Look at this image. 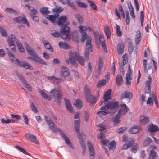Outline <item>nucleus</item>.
Masks as SVG:
<instances>
[{"label": "nucleus", "instance_id": "nucleus-14", "mask_svg": "<svg viewBox=\"0 0 159 159\" xmlns=\"http://www.w3.org/2000/svg\"><path fill=\"white\" fill-rule=\"evenodd\" d=\"M58 131L60 134L64 138L65 143L68 145L70 147L72 148V145L69 140L68 138L67 137L66 134L60 129H58Z\"/></svg>", "mask_w": 159, "mask_h": 159}, {"label": "nucleus", "instance_id": "nucleus-51", "mask_svg": "<svg viewBox=\"0 0 159 159\" xmlns=\"http://www.w3.org/2000/svg\"><path fill=\"white\" fill-rule=\"evenodd\" d=\"M105 111H100L97 112V113L100 116H106L110 113L109 112L105 110Z\"/></svg>", "mask_w": 159, "mask_h": 159}, {"label": "nucleus", "instance_id": "nucleus-64", "mask_svg": "<svg viewBox=\"0 0 159 159\" xmlns=\"http://www.w3.org/2000/svg\"><path fill=\"white\" fill-rule=\"evenodd\" d=\"M127 5L129 9V11L130 12L134 11V8L130 2H128Z\"/></svg>", "mask_w": 159, "mask_h": 159}, {"label": "nucleus", "instance_id": "nucleus-40", "mask_svg": "<svg viewBox=\"0 0 159 159\" xmlns=\"http://www.w3.org/2000/svg\"><path fill=\"white\" fill-rule=\"evenodd\" d=\"M58 45L60 48L64 49H67L69 48V46L68 44L66 43L65 42H60Z\"/></svg>", "mask_w": 159, "mask_h": 159}, {"label": "nucleus", "instance_id": "nucleus-10", "mask_svg": "<svg viewBox=\"0 0 159 159\" xmlns=\"http://www.w3.org/2000/svg\"><path fill=\"white\" fill-rule=\"evenodd\" d=\"M148 130L150 133V135L152 136L153 135V133L159 131V128L157 125L151 124L148 126Z\"/></svg>", "mask_w": 159, "mask_h": 159}, {"label": "nucleus", "instance_id": "nucleus-61", "mask_svg": "<svg viewBox=\"0 0 159 159\" xmlns=\"http://www.w3.org/2000/svg\"><path fill=\"white\" fill-rule=\"evenodd\" d=\"M30 106L31 109L35 113L38 112V111L37 108L33 102L31 103Z\"/></svg>", "mask_w": 159, "mask_h": 159}, {"label": "nucleus", "instance_id": "nucleus-44", "mask_svg": "<svg viewBox=\"0 0 159 159\" xmlns=\"http://www.w3.org/2000/svg\"><path fill=\"white\" fill-rule=\"evenodd\" d=\"M72 37L73 39L76 42H78L79 39L78 38V32L77 31H74L73 32Z\"/></svg>", "mask_w": 159, "mask_h": 159}, {"label": "nucleus", "instance_id": "nucleus-6", "mask_svg": "<svg viewBox=\"0 0 159 159\" xmlns=\"http://www.w3.org/2000/svg\"><path fill=\"white\" fill-rule=\"evenodd\" d=\"M50 97L55 99V101L59 105L61 102L62 96V94L59 89L55 88L51 90L49 92Z\"/></svg>", "mask_w": 159, "mask_h": 159}, {"label": "nucleus", "instance_id": "nucleus-9", "mask_svg": "<svg viewBox=\"0 0 159 159\" xmlns=\"http://www.w3.org/2000/svg\"><path fill=\"white\" fill-rule=\"evenodd\" d=\"M128 69V72L127 73L126 77V86H128V87L129 88L130 85H131V80L132 79L131 75L132 70L130 69V65H129Z\"/></svg>", "mask_w": 159, "mask_h": 159}, {"label": "nucleus", "instance_id": "nucleus-26", "mask_svg": "<svg viewBox=\"0 0 159 159\" xmlns=\"http://www.w3.org/2000/svg\"><path fill=\"white\" fill-rule=\"evenodd\" d=\"M45 119L46 120V122L49 126V128L52 130H53L54 129V125L52 121L50 120L48 117L46 116H44Z\"/></svg>", "mask_w": 159, "mask_h": 159}, {"label": "nucleus", "instance_id": "nucleus-43", "mask_svg": "<svg viewBox=\"0 0 159 159\" xmlns=\"http://www.w3.org/2000/svg\"><path fill=\"white\" fill-rule=\"evenodd\" d=\"M40 12L43 15L45 14L47 15V14L49 13L50 12L48 10V8L46 7H43L41 8L39 10Z\"/></svg>", "mask_w": 159, "mask_h": 159}, {"label": "nucleus", "instance_id": "nucleus-13", "mask_svg": "<svg viewBox=\"0 0 159 159\" xmlns=\"http://www.w3.org/2000/svg\"><path fill=\"white\" fill-rule=\"evenodd\" d=\"M16 63H18V65L21 67H24L25 69H29L30 70H32L33 68L32 66H30L27 62L25 61H20L16 59Z\"/></svg>", "mask_w": 159, "mask_h": 159}, {"label": "nucleus", "instance_id": "nucleus-62", "mask_svg": "<svg viewBox=\"0 0 159 159\" xmlns=\"http://www.w3.org/2000/svg\"><path fill=\"white\" fill-rule=\"evenodd\" d=\"M79 141L80 142V143L81 145V146L82 148H84V146H85V147H86V146L83 140V139H81V136H80L79 137Z\"/></svg>", "mask_w": 159, "mask_h": 159}, {"label": "nucleus", "instance_id": "nucleus-58", "mask_svg": "<svg viewBox=\"0 0 159 159\" xmlns=\"http://www.w3.org/2000/svg\"><path fill=\"white\" fill-rule=\"evenodd\" d=\"M15 147L24 154L26 155H28V152H27L24 148L20 147L19 146H16Z\"/></svg>", "mask_w": 159, "mask_h": 159}, {"label": "nucleus", "instance_id": "nucleus-7", "mask_svg": "<svg viewBox=\"0 0 159 159\" xmlns=\"http://www.w3.org/2000/svg\"><path fill=\"white\" fill-rule=\"evenodd\" d=\"M94 34L95 42L97 46L101 45L103 49L105 52H107V49L105 45L104 39L103 38V35L102 34H100L99 38H98V34L93 32Z\"/></svg>", "mask_w": 159, "mask_h": 159}, {"label": "nucleus", "instance_id": "nucleus-11", "mask_svg": "<svg viewBox=\"0 0 159 159\" xmlns=\"http://www.w3.org/2000/svg\"><path fill=\"white\" fill-rule=\"evenodd\" d=\"M17 76L19 80L23 83L25 86L30 91H31L32 90V87L30 86L29 84L27 82L25 79L22 77L18 73H16Z\"/></svg>", "mask_w": 159, "mask_h": 159}, {"label": "nucleus", "instance_id": "nucleus-56", "mask_svg": "<svg viewBox=\"0 0 159 159\" xmlns=\"http://www.w3.org/2000/svg\"><path fill=\"white\" fill-rule=\"evenodd\" d=\"M88 2L90 4V6H91L92 9L94 10L97 9V7L96 5L91 0H88Z\"/></svg>", "mask_w": 159, "mask_h": 159}, {"label": "nucleus", "instance_id": "nucleus-45", "mask_svg": "<svg viewBox=\"0 0 159 159\" xmlns=\"http://www.w3.org/2000/svg\"><path fill=\"white\" fill-rule=\"evenodd\" d=\"M109 150H113L114 149L116 146V142L114 141L113 140L111 141L109 144Z\"/></svg>", "mask_w": 159, "mask_h": 159}, {"label": "nucleus", "instance_id": "nucleus-3", "mask_svg": "<svg viewBox=\"0 0 159 159\" xmlns=\"http://www.w3.org/2000/svg\"><path fill=\"white\" fill-rule=\"evenodd\" d=\"M84 93L87 102L90 103L91 106L94 105L96 102L99 96V93L97 92V95L93 96L90 93V89L88 85H86L84 88Z\"/></svg>", "mask_w": 159, "mask_h": 159}, {"label": "nucleus", "instance_id": "nucleus-63", "mask_svg": "<svg viewBox=\"0 0 159 159\" xmlns=\"http://www.w3.org/2000/svg\"><path fill=\"white\" fill-rule=\"evenodd\" d=\"M11 116L13 119H15V120H20L21 119L20 116L18 115L11 114Z\"/></svg>", "mask_w": 159, "mask_h": 159}, {"label": "nucleus", "instance_id": "nucleus-27", "mask_svg": "<svg viewBox=\"0 0 159 159\" xmlns=\"http://www.w3.org/2000/svg\"><path fill=\"white\" fill-rule=\"evenodd\" d=\"M33 59L38 63L46 66L47 63L43 60L38 57L37 54L33 56Z\"/></svg>", "mask_w": 159, "mask_h": 159}, {"label": "nucleus", "instance_id": "nucleus-59", "mask_svg": "<svg viewBox=\"0 0 159 159\" xmlns=\"http://www.w3.org/2000/svg\"><path fill=\"white\" fill-rule=\"evenodd\" d=\"M140 20L141 23V26H143V23L144 21V14L143 11H141L140 12Z\"/></svg>", "mask_w": 159, "mask_h": 159}, {"label": "nucleus", "instance_id": "nucleus-47", "mask_svg": "<svg viewBox=\"0 0 159 159\" xmlns=\"http://www.w3.org/2000/svg\"><path fill=\"white\" fill-rule=\"evenodd\" d=\"M140 121L142 124L145 125L149 122V119L148 117H145L143 119L141 118Z\"/></svg>", "mask_w": 159, "mask_h": 159}, {"label": "nucleus", "instance_id": "nucleus-1", "mask_svg": "<svg viewBox=\"0 0 159 159\" xmlns=\"http://www.w3.org/2000/svg\"><path fill=\"white\" fill-rule=\"evenodd\" d=\"M67 20L66 16H62L58 19L57 24L61 27L60 30V32L61 34L62 39L66 41H68L70 39L71 35L69 33L70 28L67 26L69 24H65Z\"/></svg>", "mask_w": 159, "mask_h": 159}, {"label": "nucleus", "instance_id": "nucleus-25", "mask_svg": "<svg viewBox=\"0 0 159 159\" xmlns=\"http://www.w3.org/2000/svg\"><path fill=\"white\" fill-rule=\"evenodd\" d=\"M64 100L65 102L66 106L67 109L71 113H74L70 101L66 98H64Z\"/></svg>", "mask_w": 159, "mask_h": 159}, {"label": "nucleus", "instance_id": "nucleus-5", "mask_svg": "<svg viewBox=\"0 0 159 159\" xmlns=\"http://www.w3.org/2000/svg\"><path fill=\"white\" fill-rule=\"evenodd\" d=\"M7 40L10 47L14 46L15 44L14 43L16 42L19 51L21 52H23L25 51V49L23 48L22 44L18 41L16 37L13 34H11L10 37H8L7 39Z\"/></svg>", "mask_w": 159, "mask_h": 159}, {"label": "nucleus", "instance_id": "nucleus-57", "mask_svg": "<svg viewBox=\"0 0 159 159\" xmlns=\"http://www.w3.org/2000/svg\"><path fill=\"white\" fill-rule=\"evenodd\" d=\"M30 55L33 57L37 54L36 52L31 48L27 51Z\"/></svg>", "mask_w": 159, "mask_h": 159}, {"label": "nucleus", "instance_id": "nucleus-4", "mask_svg": "<svg viewBox=\"0 0 159 159\" xmlns=\"http://www.w3.org/2000/svg\"><path fill=\"white\" fill-rule=\"evenodd\" d=\"M119 107L118 102H108L105 104V106H102L100 108L101 110H107L110 108V113L111 115L114 114L116 111Z\"/></svg>", "mask_w": 159, "mask_h": 159}, {"label": "nucleus", "instance_id": "nucleus-55", "mask_svg": "<svg viewBox=\"0 0 159 159\" xmlns=\"http://www.w3.org/2000/svg\"><path fill=\"white\" fill-rule=\"evenodd\" d=\"M63 11V8L61 7H56V8L53 9V11L56 13H61Z\"/></svg>", "mask_w": 159, "mask_h": 159}, {"label": "nucleus", "instance_id": "nucleus-36", "mask_svg": "<svg viewBox=\"0 0 159 159\" xmlns=\"http://www.w3.org/2000/svg\"><path fill=\"white\" fill-rule=\"evenodd\" d=\"M1 123L2 124H9L10 123H13L14 120L12 119H8L6 118H2L1 120Z\"/></svg>", "mask_w": 159, "mask_h": 159}, {"label": "nucleus", "instance_id": "nucleus-23", "mask_svg": "<svg viewBox=\"0 0 159 159\" xmlns=\"http://www.w3.org/2000/svg\"><path fill=\"white\" fill-rule=\"evenodd\" d=\"M120 117L121 115L118 113L115 116H113L112 117V120L115 126H116V124L117 125L120 122Z\"/></svg>", "mask_w": 159, "mask_h": 159}, {"label": "nucleus", "instance_id": "nucleus-17", "mask_svg": "<svg viewBox=\"0 0 159 159\" xmlns=\"http://www.w3.org/2000/svg\"><path fill=\"white\" fill-rule=\"evenodd\" d=\"M48 79L52 83L58 84L62 81V79L54 76H48Z\"/></svg>", "mask_w": 159, "mask_h": 159}, {"label": "nucleus", "instance_id": "nucleus-16", "mask_svg": "<svg viewBox=\"0 0 159 159\" xmlns=\"http://www.w3.org/2000/svg\"><path fill=\"white\" fill-rule=\"evenodd\" d=\"M25 137L28 139L30 140L31 142L37 144H39L35 136L32 134H26L25 135Z\"/></svg>", "mask_w": 159, "mask_h": 159}, {"label": "nucleus", "instance_id": "nucleus-33", "mask_svg": "<svg viewBox=\"0 0 159 159\" xmlns=\"http://www.w3.org/2000/svg\"><path fill=\"white\" fill-rule=\"evenodd\" d=\"M45 17L52 23H54L55 21L57 18L56 16L53 15H46L45 16Z\"/></svg>", "mask_w": 159, "mask_h": 159}, {"label": "nucleus", "instance_id": "nucleus-60", "mask_svg": "<svg viewBox=\"0 0 159 159\" xmlns=\"http://www.w3.org/2000/svg\"><path fill=\"white\" fill-rule=\"evenodd\" d=\"M138 148V145L136 144H135L134 145V146L131 148V150L132 152L135 153L136 152Z\"/></svg>", "mask_w": 159, "mask_h": 159}, {"label": "nucleus", "instance_id": "nucleus-30", "mask_svg": "<svg viewBox=\"0 0 159 159\" xmlns=\"http://www.w3.org/2000/svg\"><path fill=\"white\" fill-rule=\"evenodd\" d=\"M141 39V35L140 31H137L135 35V43L136 44H138Z\"/></svg>", "mask_w": 159, "mask_h": 159}, {"label": "nucleus", "instance_id": "nucleus-2", "mask_svg": "<svg viewBox=\"0 0 159 159\" xmlns=\"http://www.w3.org/2000/svg\"><path fill=\"white\" fill-rule=\"evenodd\" d=\"M69 58L66 60V62L68 64H71L75 67H77L78 66L77 60L81 65L84 66L85 65V61L87 60L88 59V57L86 59H84L77 51L74 52H70L69 53Z\"/></svg>", "mask_w": 159, "mask_h": 159}, {"label": "nucleus", "instance_id": "nucleus-21", "mask_svg": "<svg viewBox=\"0 0 159 159\" xmlns=\"http://www.w3.org/2000/svg\"><path fill=\"white\" fill-rule=\"evenodd\" d=\"M42 43L46 49L49 50L51 52L53 51V49L51 47L50 44L49 43L47 40H46L44 38H42Z\"/></svg>", "mask_w": 159, "mask_h": 159}, {"label": "nucleus", "instance_id": "nucleus-20", "mask_svg": "<svg viewBox=\"0 0 159 159\" xmlns=\"http://www.w3.org/2000/svg\"><path fill=\"white\" fill-rule=\"evenodd\" d=\"M111 91V89H108L106 91L103 97L104 100L103 102H107L109 100L111 99L110 96Z\"/></svg>", "mask_w": 159, "mask_h": 159}, {"label": "nucleus", "instance_id": "nucleus-37", "mask_svg": "<svg viewBox=\"0 0 159 159\" xmlns=\"http://www.w3.org/2000/svg\"><path fill=\"white\" fill-rule=\"evenodd\" d=\"M91 38L89 36H88L86 32H84L82 34V36L81 39V41L82 42H84L87 39V40L88 39L89 37Z\"/></svg>", "mask_w": 159, "mask_h": 159}, {"label": "nucleus", "instance_id": "nucleus-19", "mask_svg": "<svg viewBox=\"0 0 159 159\" xmlns=\"http://www.w3.org/2000/svg\"><path fill=\"white\" fill-rule=\"evenodd\" d=\"M25 6L30 11V12L29 14V15L31 17H32L33 16L36 15L38 11L34 7L28 4H25Z\"/></svg>", "mask_w": 159, "mask_h": 159}, {"label": "nucleus", "instance_id": "nucleus-38", "mask_svg": "<svg viewBox=\"0 0 159 159\" xmlns=\"http://www.w3.org/2000/svg\"><path fill=\"white\" fill-rule=\"evenodd\" d=\"M80 120L77 121H74V127L75 131H79L80 127Z\"/></svg>", "mask_w": 159, "mask_h": 159}, {"label": "nucleus", "instance_id": "nucleus-54", "mask_svg": "<svg viewBox=\"0 0 159 159\" xmlns=\"http://www.w3.org/2000/svg\"><path fill=\"white\" fill-rule=\"evenodd\" d=\"M127 129L126 127H123L118 129L117 130V132L118 133L122 134L124 133Z\"/></svg>", "mask_w": 159, "mask_h": 159}, {"label": "nucleus", "instance_id": "nucleus-18", "mask_svg": "<svg viewBox=\"0 0 159 159\" xmlns=\"http://www.w3.org/2000/svg\"><path fill=\"white\" fill-rule=\"evenodd\" d=\"M13 20L17 23H24L27 25L28 26H29V23L25 18L20 16L18 17L15 18L13 19Z\"/></svg>", "mask_w": 159, "mask_h": 159}, {"label": "nucleus", "instance_id": "nucleus-53", "mask_svg": "<svg viewBox=\"0 0 159 159\" xmlns=\"http://www.w3.org/2000/svg\"><path fill=\"white\" fill-rule=\"evenodd\" d=\"M152 77L150 75L148 77V80L146 82V87H151L152 81Z\"/></svg>", "mask_w": 159, "mask_h": 159}, {"label": "nucleus", "instance_id": "nucleus-24", "mask_svg": "<svg viewBox=\"0 0 159 159\" xmlns=\"http://www.w3.org/2000/svg\"><path fill=\"white\" fill-rule=\"evenodd\" d=\"M142 128L136 125H135L131 128L129 130V132L132 134L137 133L139 131H141Z\"/></svg>", "mask_w": 159, "mask_h": 159}, {"label": "nucleus", "instance_id": "nucleus-28", "mask_svg": "<svg viewBox=\"0 0 159 159\" xmlns=\"http://www.w3.org/2000/svg\"><path fill=\"white\" fill-rule=\"evenodd\" d=\"M37 89L41 96L43 98L48 101L51 100V99L50 96H48L45 92L39 88L37 87Z\"/></svg>", "mask_w": 159, "mask_h": 159}, {"label": "nucleus", "instance_id": "nucleus-8", "mask_svg": "<svg viewBox=\"0 0 159 159\" xmlns=\"http://www.w3.org/2000/svg\"><path fill=\"white\" fill-rule=\"evenodd\" d=\"M91 38L89 37L86 41V50L84 55V57L86 59L89 57V52L93 51V48L91 44Z\"/></svg>", "mask_w": 159, "mask_h": 159}, {"label": "nucleus", "instance_id": "nucleus-35", "mask_svg": "<svg viewBox=\"0 0 159 159\" xmlns=\"http://www.w3.org/2000/svg\"><path fill=\"white\" fill-rule=\"evenodd\" d=\"M61 75L62 76L65 77V79L67 80L70 81L72 79V78L70 77V74L68 70L63 73Z\"/></svg>", "mask_w": 159, "mask_h": 159}, {"label": "nucleus", "instance_id": "nucleus-12", "mask_svg": "<svg viewBox=\"0 0 159 159\" xmlns=\"http://www.w3.org/2000/svg\"><path fill=\"white\" fill-rule=\"evenodd\" d=\"M133 96L132 93L129 91H125L123 92L121 94V99H123L125 98H127V103H129L130 99H131Z\"/></svg>", "mask_w": 159, "mask_h": 159}, {"label": "nucleus", "instance_id": "nucleus-46", "mask_svg": "<svg viewBox=\"0 0 159 159\" xmlns=\"http://www.w3.org/2000/svg\"><path fill=\"white\" fill-rule=\"evenodd\" d=\"M157 153L155 151L153 150H151L150 151L149 156V159H155Z\"/></svg>", "mask_w": 159, "mask_h": 159}, {"label": "nucleus", "instance_id": "nucleus-22", "mask_svg": "<svg viewBox=\"0 0 159 159\" xmlns=\"http://www.w3.org/2000/svg\"><path fill=\"white\" fill-rule=\"evenodd\" d=\"M121 109L119 111L118 113L121 115L126 114L129 110V108L125 104H121Z\"/></svg>", "mask_w": 159, "mask_h": 159}, {"label": "nucleus", "instance_id": "nucleus-39", "mask_svg": "<svg viewBox=\"0 0 159 159\" xmlns=\"http://www.w3.org/2000/svg\"><path fill=\"white\" fill-rule=\"evenodd\" d=\"M105 32L108 39H109L111 36V32L109 27H104Z\"/></svg>", "mask_w": 159, "mask_h": 159}, {"label": "nucleus", "instance_id": "nucleus-52", "mask_svg": "<svg viewBox=\"0 0 159 159\" xmlns=\"http://www.w3.org/2000/svg\"><path fill=\"white\" fill-rule=\"evenodd\" d=\"M0 32L3 36H7V35L6 30L3 27H0Z\"/></svg>", "mask_w": 159, "mask_h": 159}, {"label": "nucleus", "instance_id": "nucleus-49", "mask_svg": "<svg viewBox=\"0 0 159 159\" xmlns=\"http://www.w3.org/2000/svg\"><path fill=\"white\" fill-rule=\"evenodd\" d=\"M6 11L10 14H16L17 13L16 11L11 8L7 7L5 9Z\"/></svg>", "mask_w": 159, "mask_h": 159}, {"label": "nucleus", "instance_id": "nucleus-34", "mask_svg": "<svg viewBox=\"0 0 159 159\" xmlns=\"http://www.w3.org/2000/svg\"><path fill=\"white\" fill-rule=\"evenodd\" d=\"M116 80V84L118 86H120L123 80V78L121 74H119L117 75Z\"/></svg>", "mask_w": 159, "mask_h": 159}, {"label": "nucleus", "instance_id": "nucleus-29", "mask_svg": "<svg viewBox=\"0 0 159 159\" xmlns=\"http://www.w3.org/2000/svg\"><path fill=\"white\" fill-rule=\"evenodd\" d=\"M134 139L133 138H130V139L129 141H128V142L125 144H124L122 147V148L123 149H126L127 148H130L134 143Z\"/></svg>", "mask_w": 159, "mask_h": 159}, {"label": "nucleus", "instance_id": "nucleus-31", "mask_svg": "<svg viewBox=\"0 0 159 159\" xmlns=\"http://www.w3.org/2000/svg\"><path fill=\"white\" fill-rule=\"evenodd\" d=\"M74 105L78 109H80L83 106L82 102L79 99H76Z\"/></svg>", "mask_w": 159, "mask_h": 159}, {"label": "nucleus", "instance_id": "nucleus-42", "mask_svg": "<svg viewBox=\"0 0 159 159\" xmlns=\"http://www.w3.org/2000/svg\"><path fill=\"white\" fill-rule=\"evenodd\" d=\"M152 141V139L149 137L147 138L143 141V145L144 147L148 145Z\"/></svg>", "mask_w": 159, "mask_h": 159}, {"label": "nucleus", "instance_id": "nucleus-50", "mask_svg": "<svg viewBox=\"0 0 159 159\" xmlns=\"http://www.w3.org/2000/svg\"><path fill=\"white\" fill-rule=\"evenodd\" d=\"M106 83V80L104 79L99 81L97 84V86L98 87H100L104 85Z\"/></svg>", "mask_w": 159, "mask_h": 159}, {"label": "nucleus", "instance_id": "nucleus-41", "mask_svg": "<svg viewBox=\"0 0 159 159\" xmlns=\"http://www.w3.org/2000/svg\"><path fill=\"white\" fill-rule=\"evenodd\" d=\"M116 35L118 37H120L121 36L122 32L120 30V26L117 24L116 25Z\"/></svg>", "mask_w": 159, "mask_h": 159}, {"label": "nucleus", "instance_id": "nucleus-15", "mask_svg": "<svg viewBox=\"0 0 159 159\" xmlns=\"http://www.w3.org/2000/svg\"><path fill=\"white\" fill-rule=\"evenodd\" d=\"M87 145L89 151L91 159H93L95 155L94 149L92 143L89 141H87Z\"/></svg>", "mask_w": 159, "mask_h": 159}, {"label": "nucleus", "instance_id": "nucleus-32", "mask_svg": "<svg viewBox=\"0 0 159 159\" xmlns=\"http://www.w3.org/2000/svg\"><path fill=\"white\" fill-rule=\"evenodd\" d=\"M124 46L123 44L119 43L117 45V50L119 54H122L123 53Z\"/></svg>", "mask_w": 159, "mask_h": 159}, {"label": "nucleus", "instance_id": "nucleus-48", "mask_svg": "<svg viewBox=\"0 0 159 159\" xmlns=\"http://www.w3.org/2000/svg\"><path fill=\"white\" fill-rule=\"evenodd\" d=\"M76 2L77 4L80 7L85 8L87 7V6L85 3L83 2H81L80 0H76Z\"/></svg>", "mask_w": 159, "mask_h": 159}]
</instances>
